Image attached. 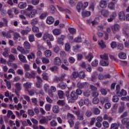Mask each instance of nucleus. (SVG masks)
Masks as SVG:
<instances>
[{"mask_svg":"<svg viewBox=\"0 0 129 129\" xmlns=\"http://www.w3.org/2000/svg\"><path fill=\"white\" fill-rule=\"evenodd\" d=\"M49 10V12L51 13V14H55L56 12V8H55V7L53 6H50Z\"/></svg>","mask_w":129,"mask_h":129,"instance_id":"obj_40","label":"nucleus"},{"mask_svg":"<svg viewBox=\"0 0 129 129\" xmlns=\"http://www.w3.org/2000/svg\"><path fill=\"white\" fill-rule=\"evenodd\" d=\"M53 50L54 53H59V51H60V48L58 46H55L54 47H53Z\"/></svg>","mask_w":129,"mask_h":129,"instance_id":"obj_59","label":"nucleus"},{"mask_svg":"<svg viewBox=\"0 0 129 129\" xmlns=\"http://www.w3.org/2000/svg\"><path fill=\"white\" fill-rule=\"evenodd\" d=\"M111 107V103L109 102V101L107 102L104 105V108L105 109H109Z\"/></svg>","mask_w":129,"mask_h":129,"instance_id":"obj_41","label":"nucleus"},{"mask_svg":"<svg viewBox=\"0 0 129 129\" xmlns=\"http://www.w3.org/2000/svg\"><path fill=\"white\" fill-rule=\"evenodd\" d=\"M100 101L101 104L103 105V104H105V103H107L108 101H109V99L108 98V97H102L100 99Z\"/></svg>","mask_w":129,"mask_h":129,"instance_id":"obj_17","label":"nucleus"},{"mask_svg":"<svg viewBox=\"0 0 129 129\" xmlns=\"http://www.w3.org/2000/svg\"><path fill=\"white\" fill-rule=\"evenodd\" d=\"M121 106H120L119 107V109H118V112L119 113H122V112H123V110H124V104H123V103H122L121 104Z\"/></svg>","mask_w":129,"mask_h":129,"instance_id":"obj_31","label":"nucleus"},{"mask_svg":"<svg viewBox=\"0 0 129 129\" xmlns=\"http://www.w3.org/2000/svg\"><path fill=\"white\" fill-rule=\"evenodd\" d=\"M83 94L85 97H89L90 96V92L88 90L85 91L83 93Z\"/></svg>","mask_w":129,"mask_h":129,"instance_id":"obj_51","label":"nucleus"},{"mask_svg":"<svg viewBox=\"0 0 129 129\" xmlns=\"http://www.w3.org/2000/svg\"><path fill=\"white\" fill-rule=\"evenodd\" d=\"M118 18L120 21H125V14L123 11L118 13Z\"/></svg>","mask_w":129,"mask_h":129,"instance_id":"obj_14","label":"nucleus"},{"mask_svg":"<svg viewBox=\"0 0 129 129\" xmlns=\"http://www.w3.org/2000/svg\"><path fill=\"white\" fill-rule=\"evenodd\" d=\"M91 65L93 67H97V66L98 65V60L97 59H95L92 62Z\"/></svg>","mask_w":129,"mask_h":129,"instance_id":"obj_48","label":"nucleus"},{"mask_svg":"<svg viewBox=\"0 0 129 129\" xmlns=\"http://www.w3.org/2000/svg\"><path fill=\"white\" fill-rule=\"evenodd\" d=\"M101 15H102L104 18H108L109 16V11L106 9H103L101 11Z\"/></svg>","mask_w":129,"mask_h":129,"instance_id":"obj_13","label":"nucleus"},{"mask_svg":"<svg viewBox=\"0 0 129 129\" xmlns=\"http://www.w3.org/2000/svg\"><path fill=\"white\" fill-rule=\"evenodd\" d=\"M85 115L87 117H90L92 115V111L90 110H87L86 111Z\"/></svg>","mask_w":129,"mask_h":129,"instance_id":"obj_39","label":"nucleus"},{"mask_svg":"<svg viewBox=\"0 0 129 129\" xmlns=\"http://www.w3.org/2000/svg\"><path fill=\"white\" fill-rule=\"evenodd\" d=\"M103 119H104V120H108L109 122H110L112 120V118L108 116L107 114H105L103 116Z\"/></svg>","mask_w":129,"mask_h":129,"instance_id":"obj_34","label":"nucleus"},{"mask_svg":"<svg viewBox=\"0 0 129 129\" xmlns=\"http://www.w3.org/2000/svg\"><path fill=\"white\" fill-rule=\"evenodd\" d=\"M32 30L34 32V33H39V32H40V30H39V27L36 26H33Z\"/></svg>","mask_w":129,"mask_h":129,"instance_id":"obj_45","label":"nucleus"},{"mask_svg":"<svg viewBox=\"0 0 129 129\" xmlns=\"http://www.w3.org/2000/svg\"><path fill=\"white\" fill-rule=\"evenodd\" d=\"M61 63L62 61H61L60 57H56L54 58L53 60V64L55 65V66H61Z\"/></svg>","mask_w":129,"mask_h":129,"instance_id":"obj_10","label":"nucleus"},{"mask_svg":"<svg viewBox=\"0 0 129 129\" xmlns=\"http://www.w3.org/2000/svg\"><path fill=\"white\" fill-rule=\"evenodd\" d=\"M24 69L26 72H28V71H30V70H31L30 69V65L28 64H25L24 65Z\"/></svg>","mask_w":129,"mask_h":129,"instance_id":"obj_46","label":"nucleus"},{"mask_svg":"<svg viewBox=\"0 0 129 129\" xmlns=\"http://www.w3.org/2000/svg\"><path fill=\"white\" fill-rule=\"evenodd\" d=\"M110 129H118V125L116 123H112Z\"/></svg>","mask_w":129,"mask_h":129,"instance_id":"obj_49","label":"nucleus"},{"mask_svg":"<svg viewBox=\"0 0 129 129\" xmlns=\"http://www.w3.org/2000/svg\"><path fill=\"white\" fill-rule=\"evenodd\" d=\"M23 85H24V87H25V88H26L28 90V89H29V88H31L32 84L30 82H27L26 83L24 84Z\"/></svg>","mask_w":129,"mask_h":129,"instance_id":"obj_43","label":"nucleus"},{"mask_svg":"<svg viewBox=\"0 0 129 129\" xmlns=\"http://www.w3.org/2000/svg\"><path fill=\"white\" fill-rule=\"evenodd\" d=\"M107 2H108V0H101L99 2V6L102 9H105L106 7L107 6Z\"/></svg>","mask_w":129,"mask_h":129,"instance_id":"obj_12","label":"nucleus"},{"mask_svg":"<svg viewBox=\"0 0 129 129\" xmlns=\"http://www.w3.org/2000/svg\"><path fill=\"white\" fill-rule=\"evenodd\" d=\"M39 3H40V0H32L31 4L33 6H38L39 5Z\"/></svg>","mask_w":129,"mask_h":129,"instance_id":"obj_55","label":"nucleus"},{"mask_svg":"<svg viewBox=\"0 0 129 129\" xmlns=\"http://www.w3.org/2000/svg\"><path fill=\"white\" fill-rule=\"evenodd\" d=\"M111 48L112 49H115L116 48L117 46L116 45V42L115 41H112L111 44H110Z\"/></svg>","mask_w":129,"mask_h":129,"instance_id":"obj_61","label":"nucleus"},{"mask_svg":"<svg viewBox=\"0 0 129 129\" xmlns=\"http://www.w3.org/2000/svg\"><path fill=\"white\" fill-rule=\"evenodd\" d=\"M23 46L25 49H26V50H29L31 49V44L28 41L24 42Z\"/></svg>","mask_w":129,"mask_h":129,"instance_id":"obj_25","label":"nucleus"},{"mask_svg":"<svg viewBox=\"0 0 129 129\" xmlns=\"http://www.w3.org/2000/svg\"><path fill=\"white\" fill-rule=\"evenodd\" d=\"M71 98L69 100V102H74L75 100H77L78 99V96L75 91H73L70 94Z\"/></svg>","mask_w":129,"mask_h":129,"instance_id":"obj_2","label":"nucleus"},{"mask_svg":"<svg viewBox=\"0 0 129 129\" xmlns=\"http://www.w3.org/2000/svg\"><path fill=\"white\" fill-rule=\"evenodd\" d=\"M78 88H80V89H82L83 88H88L89 84L87 82L84 83H78L77 84Z\"/></svg>","mask_w":129,"mask_h":129,"instance_id":"obj_6","label":"nucleus"},{"mask_svg":"<svg viewBox=\"0 0 129 129\" xmlns=\"http://www.w3.org/2000/svg\"><path fill=\"white\" fill-rule=\"evenodd\" d=\"M115 18H116V13L113 12L110 16V18L107 19V21L109 22H111L114 19H115Z\"/></svg>","mask_w":129,"mask_h":129,"instance_id":"obj_18","label":"nucleus"},{"mask_svg":"<svg viewBox=\"0 0 129 129\" xmlns=\"http://www.w3.org/2000/svg\"><path fill=\"white\" fill-rule=\"evenodd\" d=\"M115 7V5L112 2H111L110 3H109L108 6V7L109 8V9H110V10H113Z\"/></svg>","mask_w":129,"mask_h":129,"instance_id":"obj_54","label":"nucleus"},{"mask_svg":"<svg viewBox=\"0 0 129 129\" xmlns=\"http://www.w3.org/2000/svg\"><path fill=\"white\" fill-rule=\"evenodd\" d=\"M66 39V36L64 35H61L60 36V38H58L57 39V43L59 45H64V40Z\"/></svg>","mask_w":129,"mask_h":129,"instance_id":"obj_8","label":"nucleus"},{"mask_svg":"<svg viewBox=\"0 0 129 129\" xmlns=\"http://www.w3.org/2000/svg\"><path fill=\"white\" fill-rule=\"evenodd\" d=\"M39 122L41 124H48V121L46 117L42 118L39 120Z\"/></svg>","mask_w":129,"mask_h":129,"instance_id":"obj_27","label":"nucleus"},{"mask_svg":"<svg viewBox=\"0 0 129 129\" xmlns=\"http://www.w3.org/2000/svg\"><path fill=\"white\" fill-rule=\"evenodd\" d=\"M69 123L70 124L71 127H73L74 126V121L73 120V119L70 118L68 120Z\"/></svg>","mask_w":129,"mask_h":129,"instance_id":"obj_58","label":"nucleus"},{"mask_svg":"<svg viewBox=\"0 0 129 129\" xmlns=\"http://www.w3.org/2000/svg\"><path fill=\"white\" fill-rule=\"evenodd\" d=\"M68 31L71 34H72V35H74V34H75V33H76V29L73 28H69Z\"/></svg>","mask_w":129,"mask_h":129,"instance_id":"obj_50","label":"nucleus"},{"mask_svg":"<svg viewBox=\"0 0 129 129\" xmlns=\"http://www.w3.org/2000/svg\"><path fill=\"white\" fill-rule=\"evenodd\" d=\"M119 94H118V96H125L126 95L127 93L126 91L123 89L121 90V91L120 92H119Z\"/></svg>","mask_w":129,"mask_h":129,"instance_id":"obj_35","label":"nucleus"},{"mask_svg":"<svg viewBox=\"0 0 129 129\" xmlns=\"http://www.w3.org/2000/svg\"><path fill=\"white\" fill-rule=\"evenodd\" d=\"M7 14L11 19L14 18V14H13V11L12 10H8L7 11Z\"/></svg>","mask_w":129,"mask_h":129,"instance_id":"obj_42","label":"nucleus"},{"mask_svg":"<svg viewBox=\"0 0 129 129\" xmlns=\"http://www.w3.org/2000/svg\"><path fill=\"white\" fill-rule=\"evenodd\" d=\"M81 67L83 69H86V71L88 72H91L92 71V68L91 66L88 63H86L85 62H82L81 64Z\"/></svg>","mask_w":129,"mask_h":129,"instance_id":"obj_1","label":"nucleus"},{"mask_svg":"<svg viewBox=\"0 0 129 129\" xmlns=\"http://www.w3.org/2000/svg\"><path fill=\"white\" fill-rule=\"evenodd\" d=\"M20 61L22 62L23 63H27L28 61H27V59H26V56H24L23 54H19L18 56Z\"/></svg>","mask_w":129,"mask_h":129,"instance_id":"obj_21","label":"nucleus"},{"mask_svg":"<svg viewBox=\"0 0 129 129\" xmlns=\"http://www.w3.org/2000/svg\"><path fill=\"white\" fill-rule=\"evenodd\" d=\"M100 57L101 59H103V60H107L108 59V55L107 54L100 55Z\"/></svg>","mask_w":129,"mask_h":129,"instance_id":"obj_63","label":"nucleus"},{"mask_svg":"<svg viewBox=\"0 0 129 129\" xmlns=\"http://www.w3.org/2000/svg\"><path fill=\"white\" fill-rule=\"evenodd\" d=\"M44 54L46 57H50L52 56V52L51 51V50H46L44 52Z\"/></svg>","mask_w":129,"mask_h":129,"instance_id":"obj_38","label":"nucleus"},{"mask_svg":"<svg viewBox=\"0 0 129 129\" xmlns=\"http://www.w3.org/2000/svg\"><path fill=\"white\" fill-rule=\"evenodd\" d=\"M70 49H71V46L70 45V43H67L65 45V50L67 51V52H69L70 50Z\"/></svg>","mask_w":129,"mask_h":129,"instance_id":"obj_37","label":"nucleus"},{"mask_svg":"<svg viewBox=\"0 0 129 129\" xmlns=\"http://www.w3.org/2000/svg\"><path fill=\"white\" fill-rule=\"evenodd\" d=\"M37 14V10L34 9L30 11V12L27 13L25 14V16L29 19H32L33 18H35V16Z\"/></svg>","mask_w":129,"mask_h":129,"instance_id":"obj_3","label":"nucleus"},{"mask_svg":"<svg viewBox=\"0 0 129 129\" xmlns=\"http://www.w3.org/2000/svg\"><path fill=\"white\" fill-rule=\"evenodd\" d=\"M100 92H101L102 95H106L107 94V91L104 88H102L100 90Z\"/></svg>","mask_w":129,"mask_h":129,"instance_id":"obj_52","label":"nucleus"},{"mask_svg":"<svg viewBox=\"0 0 129 129\" xmlns=\"http://www.w3.org/2000/svg\"><path fill=\"white\" fill-rule=\"evenodd\" d=\"M46 23L48 25H51V24H53L54 23V18L52 16H49L47 17L46 20Z\"/></svg>","mask_w":129,"mask_h":129,"instance_id":"obj_20","label":"nucleus"},{"mask_svg":"<svg viewBox=\"0 0 129 129\" xmlns=\"http://www.w3.org/2000/svg\"><path fill=\"white\" fill-rule=\"evenodd\" d=\"M43 39V40L49 39L50 41H54V37L53 36V35L47 32L44 34Z\"/></svg>","mask_w":129,"mask_h":129,"instance_id":"obj_5","label":"nucleus"},{"mask_svg":"<svg viewBox=\"0 0 129 129\" xmlns=\"http://www.w3.org/2000/svg\"><path fill=\"white\" fill-rule=\"evenodd\" d=\"M119 29H120V26L118 24H115L111 27L112 31L113 34H115L117 32H118L119 31Z\"/></svg>","mask_w":129,"mask_h":129,"instance_id":"obj_9","label":"nucleus"},{"mask_svg":"<svg viewBox=\"0 0 129 129\" xmlns=\"http://www.w3.org/2000/svg\"><path fill=\"white\" fill-rule=\"evenodd\" d=\"M82 15L84 18H85L86 17H89L91 15V13L89 11H83L82 13Z\"/></svg>","mask_w":129,"mask_h":129,"instance_id":"obj_28","label":"nucleus"},{"mask_svg":"<svg viewBox=\"0 0 129 129\" xmlns=\"http://www.w3.org/2000/svg\"><path fill=\"white\" fill-rule=\"evenodd\" d=\"M99 64L101 66L106 67V66H108V65H109V62H108V61H107V60H100Z\"/></svg>","mask_w":129,"mask_h":129,"instance_id":"obj_22","label":"nucleus"},{"mask_svg":"<svg viewBox=\"0 0 129 129\" xmlns=\"http://www.w3.org/2000/svg\"><path fill=\"white\" fill-rule=\"evenodd\" d=\"M58 95L60 99H62V98H64V97L65 96V94H64V92H63V91H58Z\"/></svg>","mask_w":129,"mask_h":129,"instance_id":"obj_29","label":"nucleus"},{"mask_svg":"<svg viewBox=\"0 0 129 129\" xmlns=\"http://www.w3.org/2000/svg\"><path fill=\"white\" fill-rule=\"evenodd\" d=\"M117 48L118 50H120L122 51L123 50V44L122 43H119L117 45Z\"/></svg>","mask_w":129,"mask_h":129,"instance_id":"obj_56","label":"nucleus"},{"mask_svg":"<svg viewBox=\"0 0 129 129\" xmlns=\"http://www.w3.org/2000/svg\"><path fill=\"white\" fill-rule=\"evenodd\" d=\"M66 77V75L65 74H63L61 75L60 77H55L54 79V81H59L60 82H62L64 81V79Z\"/></svg>","mask_w":129,"mask_h":129,"instance_id":"obj_11","label":"nucleus"},{"mask_svg":"<svg viewBox=\"0 0 129 129\" xmlns=\"http://www.w3.org/2000/svg\"><path fill=\"white\" fill-rule=\"evenodd\" d=\"M17 50L19 51V52H21V54H26V50H25L23 47L19 46L17 47Z\"/></svg>","mask_w":129,"mask_h":129,"instance_id":"obj_32","label":"nucleus"},{"mask_svg":"<svg viewBox=\"0 0 129 129\" xmlns=\"http://www.w3.org/2000/svg\"><path fill=\"white\" fill-rule=\"evenodd\" d=\"M31 31V29L29 28V30H22L21 33L24 36V35H28V33Z\"/></svg>","mask_w":129,"mask_h":129,"instance_id":"obj_62","label":"nucleus"},{"mask_svg":"<svg viewBox=\"0 0 129 129\" xmlns=\"http://www.w3.org/2000/svg\"><path fill=\"white\" fill-rule=\"evenodd\" d=\"M25 77L26 78H29V79L36 78V72H35L34 71H32V72H31V73L26 72L25 73Z\"/></svg>","mask_w":129,"mask_h":129,"instance_id":"obj_4","label":"nucleus"},{"mask_svg":"<svg viewBox=\"0 0 129 129\" xmlns=\"http://www.w3.org/2000/svg\"><path fill=\"white\" fill-rule=\"evenodd\" d=\"M28 38L29 42H35V36H34V34L30 35Z\"/></svg>","mask_w":129,"mask_h":129,"instance_id":"obj_47","label":"nucleus"},{"mask_svg":"<svg viewBox=\"0 0 129 129\" xmlns=\"http://www.w3.org/2000/svg\"><path fill=\"white\" fill-rule=\"evenodd\" d=\"M39 23V21L38 20V19L35 18L34 19H32L31 21V24L32 26H35V25H37Z\"/></svg>","mask_w":129,"mask_h":129,"instance_id":"obj_33","label":"nucleus"},{"mask_svg":"<svg viewBox=\"0 0 129 129\" xmlns=\"http://www.w3.org/2000/svg\"><path fill=\"white\" fill-rule=\"evenodd\" d=\"M57 87L60 88V89H62V90H64V89H66L67 88V84L64 82H61L57 85Z\"/></svg>","mask_w":129,"mask_h":129,"instance_id":"obj_15","label":"nucleus"},{"mask_svg":"<svg viewBox=\"0 0 129 129\" xmlns=\"http://www.w3.org/2000/svg\"><path fill=\"white\" fill-rule=\"evenodd\" d=\"M75 114L77 116V119H79V120H83L84 119V114L79 110L76 111Z\"/></svg>","mask_w":129,"mask_h":129,"instance_id":"obj_7","label":"nucleus"},{"mask_svg":"<svg viewBox=\"0 0 129 129\" xmlns=\"http://www.w3.org/2000/svg\"><path fill=\"white\" fill-rule=\"evenodd\" d=\"M79 78L81 79H83L85 78V73L84 72H80L79 74H78Z\"/></svg>","mask_w":129,"mask_h":129,"instance_id":"obj_36","label":"nucleus"},{"mask_svg":"<svg viewBox=\"0 0 129 129\" xmlns=\"http://www.w3.org/2000/svg\"><path fill=\"white\" fill-rule=\"evenodd\" d=\"M27 7V3L25 2H21L18 5V8L20 9V10H23Z\"/></svg>","mask_w":129,"mask_h":129,"instance_id":"obj_23","label":"nucleus"},{"mask_svg":"<svg viewBox=\"0 0 129 129\" xmlns=\"http://www.w3.org/2000/svg\"><path fill=\"white\" fill-rule=\"evenodd\" d=\"M28 113L30 116H34L35 115V113L32 109L28 110Z\"/></svg>","mask_w":129,"mask_h":129,"instance_id":"obj_64","label":"nucleus"},{"mask_svg":"<svg viewBox=\"0 0 129 129\" xmlns=\"http://www.w3.org/2000/svg\"><path fill=\"white\" fill-rule=\"evenodd\" d=\"M52 33L55 36H59L61 34V31L59 29H55L52 30Z\"/></svg>","mask_w":129,"mask_h":129,"instance_id":"obj_26","label":"nucleus"},{"mask_svg":"<svg viewBox=\"0 0 129 129\" xmlns=\"http://www.w3.org/2000/svg\"><path fill=\"white\" fill-rule=\"evenodd\" d=\"M52 111L53 113H59L60 111V109H59V106L57 105H54L52 107Z\"/></svg>","mask_w":129,"mask_h":129,"instance_id":"obj_24","label":"nucleus"},{"mask_svg":"<svg viewBox=\"0 0 129 129\" xmlns=\"http://www.w3.org/2000/svg\"><path fill=\"white\" fill-rule=\"evenodd\" d=\"M15 86L16 89H15V91H20L21 90V84L16 83Z\"/></svg>","mask_w":129,"mask_h":129,"instance_id":"obj_60","label":"nucleus"},{"mask_svg":"<svg viewBox=\"0 0 129 129\" xmlns=\"http://www.w3.org/2000/svg\"><path fill=\"white\" fill-rule=\"evenodd\" d=\"M118 57L120 59H126V54L123 52H120L118 54Z\"/></svg>","mask_w":129,"mask_h":129,"instance_id":"obj_30","label":"nucleus"},{"mask_svg":"<svg viewBox=\"0 0 129 129\" xmlns=\"http://www.w3.org/2000/svg\"><path fill=\"white\" fill-rule=\"evenodd\" d=\"M112 100L113 102H118V100H119V98L118 96L115 95L113 97Z\"/></svg>","mask_w":129,"mask_h":129,"instance_id":"obj_57","label":"nucleus"},{"mask_svg":"<svg viewBox=\"0 0 129 129\" xmlns=\"http://www.w3.org/2000/svg\"><path fill=\"white\" fill-rule=\"evenodd\" d=\"M77 9L78 12V13H80V11H84V9L83 8V5L82 4V2H79L77 6Z\"/></svg>","mask_w":129,"mask_h":129,"instance_id":"obj_16","label":"nucleus"},{"mask_svg":"<svg viewBox=\"0 0 129 129\" xmlns=\"http://www.w3.org/2000/svg\"><path fill=\"white\" fill-rule=\"evenodd\" d=\"M92 102L94 104H98V103H99V99H98L97 97H94L93 99Z\"/></svg>","mask_w":129,"mask_h":129,"instance_id":"obj_53","label":"nucleus"},{"mask_svg":"<svg viewBox=\"0 0 129 129\" xmlns=\"http://www.w3.org/2000/svg\"><path fill=\"white\" fill-rule=\"evenodd\" d=\"M93 58V55H92L91 53H89L88 55L86 57V59H87L89 62H91V60H92Z\"/></svg>","mask_w":129,"mask_h":129,"instance_id":"obj_44","label":"nucleus"},{"mask_svg":"<svg viewBox=\"0 0 129 129\" xmlns=\"http://www.w3.org/2000/svg\"><path fill=\"white\" fill-rule=\"evenodd\" d=\"M128 30H129L128 27H125L123 29L122 33L124 35L125 37H126V38H128V36H129Z\"/></svg>","mask_w":129,"mask_h":129,"instance_id":"obj_19","label":"nucleus"}]
</instances>
